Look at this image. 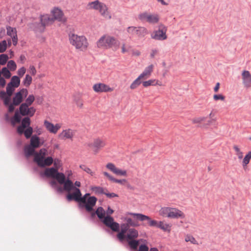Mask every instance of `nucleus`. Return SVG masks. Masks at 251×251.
<instances>
[{"instance_id": "nucleus-52", "label": "nucleus", "mask_w": 251, "mask_h": 251, "mask_svg": "<svg viewBox=\"0 0 251 251\" xmlns=\"http://www.w3.org/2000/svg\"><path fill=\"white\" fill-rule=\"evenodd\" d=\"M155 79H150L149 80L142 82V84L144 87H147L151 85L155 86Z\"/></svg>"}, {"instance_id": "nucleus-17", "label": "nucleus", "mask_w": 251, "mask_h": 251, "mask_svg": "<svg viewBox=\"0 0 251 251\" xmlns=\"http://www.w3.org/2000/svg\"><path fill=\"white\" fill-rule=\"evenodd\" d=\"M75 130L71 128L64 129L59 134V138L61 140H72L75 134Z\"/></svg>"}, {"instance_id": "nucleus-29", "label": "nucleus", "mask_w": 251, "mask_h": 251, "mask_svg": "<svg viewBox=\"0 0 251 251\" xmlns=\"http://www.w3.org/2000/svg\"><path fill=\"white\" fill-rule=\"evenodd\" d=\"M29 145L35 149L39 148L41 145L39 137L35 135L32 136L30 138Z\"/></svg>"}, {"instance_id": "nucleus-62", "label": "nucleus", "mask_w": 251, "mask_h": 251, "mask_svg": "<svg viewBox=\"0 0 251 251\" xmlns=\"http://www.w3.org/2000/svg\"><path fill=\"white\" fill-rule=\"evenodd\" d=\"M29 72L30 74L32 75H35L36 74V70L34 66H30L29 67Z\"/></svg>"}, {"instance_id": "nucleus-12", "label": "nucleus", "mask_w": 251, "mask_h": 251, "mask_svg": "<svg viewBox=\"0 0 251 251\" xmlns=\"http://www.w3.org/2000/svg\"><path fill=\"white\" fill-rule=\"evenodd\" d=\"M167 27L164 25H160L157 30L151 35L152 38L157 40H164L167 39Z\"/></svg>"}, {"instance_id": "nucleus-5", "label": "nucleus", "mask_w": 251, "mask_h": 251, "mask_svg": "<svg viewBox=\"0 0 251 251\" xmlns=\"http://www.w3.org/2000/svg\"><path fill=\"white\" fill-rule=\"evenodd\" d=\"M98 48L107 49L112 47L118 48L119 42L114 37L105 34L102 36L96 43Z\"/></svg>"}, {"instance_id": "nucleus-38", "label": "nucleus", "mask_w": 251, "mask_h": 251, "mask_svg": "<svg viewBox=\"0 0 251 251\" xmlns=\"http://www.w3.org/2000/svg\"><path fill=\"white\" fill-rule=\"evenodd\" d=\"M91 189L96 194H104L105 193V189L100 186L92 187Z\"/></svg>"}, {"instance_id": "nucleus-18", "label": "nucleus", "mask_w": 251, "mask_h": 251, "mask_svg": "<svg viewBox=\"0 0 251 251\" xmlns=\"http://www.w3.org/2000/svg\"><path fill=\"white\" fill-rule=\"evenodd\" d=\"M242 84L246 88H251V74L249 71L244 70L241 74Z\"/></svg>"}, {"instance_id": "nucleus-58", "label": "nucleus", "mask_w": 251, "mask_h": 251, "mask_svg": "<svg viewBox=\"0 0 251 251\" xmlns=\"http://www.w3.org/2000/svg\"><path fill=\"white\" fill-rule=\"evenodd\" d=\"M26 69L24 67L20 68L17 71V74L20 76L22 77L25 73Z\"/></svg>"}, {"instance_id": "nucleus-47", "label": "nucleus", "mask_w": 251, "mask_h": 251, "mask_svg": "<svg viewBox=\"0 0 251 251\" xmlns=\"http://www.w3.org/2000/svg\"><path fill=\"white\" fill-rule=\"evenodd\" d=\"M7 68L11 71L16 70L17 65L16 63L13 60H10L7 63Z\"/></svg>"}, {"instance_id": "nucleus-61", "label": "nucleus", "mask_w": 251, "mask_h": 251, "mask_svg": "<svg viewBox=\"0 0 251 251\" xmlns=\"http://www.w3.org/2000/svg\"><path fill=\"white\" fill-rule=\"evenodd\" d=\"M117 237L120 240L122 241L125 238H126V234L121 232H120L117 234Z\"/></svg>"}, {"instance_id": "nucleus-7", "label": "nucleus", "mask_w": 251, "mask_h": 251, "mask_svg": "<svg viewBox=\"0 0 251 251\" xmlns=\"http://www.w3.org/2000/svg\"><path fill=\"white\" fill-rule=\"evenodd\" d=\"M28 94V91L26 89H22L17 92L13 98L12 102L9 103L8 105H4L8 107V111L12 113L15 109V106L19 105L22 101L24 98H25Z\"/></svg>"}, {"instance_id": "nucleus-22", "label": "nucleus", "mask_w": 251, "mask_h": 251, "mask_svg": "<svg viewBox=\"0 0 251 251\" xmlns=\"http://www.w3.org/2000/svg\"><path fill=\"white\" fill-rule=\"evenodd\" d=\"M170 219H184L185 215L183 211L177 208L172 207Z\"/></svg>"}, {"instance_id": "nucleus-64", "label": "nucleus", "mask_w": 251, "mask_h": 251, "mask_svg": "<svg viewBox=\"0 0 251 251\" xmlns=\"http://www.w3.org/2000/svg\"><path fill=\"white\" fill-rule=\"evenodd\" d=\"M34 131L38 135H40L42 133L43 129L41 127H36L34 128Z\"/></svg>"}, {"instance_id": "nucleus-49", "label": "nucleus", "mask_w": 251, "mask_h": 251, "mask_svg": "<svg viewBox=\"0 0 251 251\" xmlns=\"http://www.w3.org/2000/svg\"><path fill=\"white\" fill-rule=\"evenodd\" d=\"M30 124V118L28 117L24 118L22 121L21 125L25 128L29 127Z\"/></svg>"}, {"instance_id": "nucleus-37", "label": "nucleus", "mask_w": 251, "mask_h": 251, "mask_svg": "<svg viewBox=\"0 0 251 251\" xmlns=\"http://www.w3.org/2000/svg\"><path fill=\"white\" fill-rule=\"evenodd\" d=\"M233 148L235 151V154L238 157V158L239 159H242L243 157V153L240 148L237 145H234Z\"/></svg>"}, {"instance_id": "nucleus-33", "label": "nucleus", "mask_w": 251, "mask_h": 251, "mask_svg": "<svg viewBox=\"0 0 251 251\" xmlns=\"http://www.w3.org/2000/svg\"><path fill=\"white\" fill-rule=\"evenodd\" d=\"M8 84L13 86L14 87L17 88L20 84V79L19 77L16 75H14L12 77L11 81Z\"/></svg>"}, {"instance_id": "nucleus-28", "label": "nucleus", "mask_w": 251, "mask_h": 251, "mask_svg": "<svg viewBox=\"0 0 251 251\" xmlns=\"http://www.w3.org/2000/svg\"><path fill=\"white\" fill-rule=\"evenodd\" d=\"M138 232L134 228H129L126 234V239L127 241L133 240L138 237Z\"/></svg>"}, {"instance_id": "nucleus-10", "label": "nucleus", "mask_w": 251, "mask_h": 251, "mask_svg": "<svg viewBox=\"0 0 251 251\" xmlns=\"http://www.w3.org/2000/svg\"><path fill=\"white\" fill-rule=\"evenodd\" d=\"M15 88L8 84L6 87V92L3 91L0 92V98L3 100L4 105H8L10 102L11 97L15 91Z\"/></svg>"}, {"instance_id": "nucleus-8", "label": "nucleus", "mask_w": 251, "mask_h": 251, "mask_svg": "<svg viewBox=\"0 0 251 251\" xmlns=\"http://www.w3.org/2000/svg\"><path fill=\"white\" fill-rule=\"evenodd\" d=\"M73 191L72 193H69L67 195V199L69 201L75 200L76 201L80 202L85 204L87 200V196H89V194H86L83 197H81V193L80 190L78 188H74L72 190Z\"/></svg>"}, {"instance_id": "nucleus-50", "label": "nucleus", "mask_w": 251, "mask_h": 251, "mask_svg": "<svg viewBox=\"0 0 251 251\" xmlns=\"http://www.w3.org/2000/svg\"><path fill=\"white\" fill-rule=\"evenodd\" d=\"M131 48V47L130 46L127 45L126 43H123L121 47L122 52L123 53L128 52L130 51Z\"/></svg>"}, {"instance_id": "nucleus-9", "label": "nucleus", "mask_w": 251, "mask_h": 251, "mask_svg": "<svg viewBox=\"0 0 251 251\" xmlns=\"http://www.w3.org/2000/svg\"><path fill=\"white\" fill-rule=\"evenodd\" d=\"M105 141L100 138L94 139L87 144V146L90 148L95 153H97L99 151L106 146Z\"/></svg>"}, {"instance_id": "nucleus-53", "label": "nucleus", "mask_w": 251, "mask_h": 251, "mask_svg": "<svg viewBox=\"0 0 251 251\" xmlns=\"http://www.w3.org/2000/svg\"><path fill=\"white\" fill-rule=\"evenodd\" d=\"M7 43L5 40L0 42V52H3L6 50Z\"/></svg>"}, {"instance_id": "nucleus-41", "label": "nucleus", "mask_w": 251, "mask_h": 251, "mask_svg": "<svg viewBox=\"0 0 251 251\" xmlns=\"http://www.w3.org/2000/svg\"><path fill=\"white\" fill-rule=\"evenodd\" d=\"M0 73L1 75L2 74L3 77L6 79L9 78L11 76V73L8 70V69L6 67L3 68L1 69V71H0Z\"/></svg>"}, {"instance_id": "nucleus-36", "label": "nucleus", "mask_w": 251, "mask_h": 251, "mask_svg": "<svg viewBox=\"0 0 251 251\" xmlns=\"http://www.w3.org/2000/svg\"><path fill=\"white\" fill-rule=\"evenodd\" d=\"M127 241L128 242V245L131 249L133 250H136L137 249V247L139 244V240L133 239Z\"/></svg>"}, {"instance_id": "nucleus-15", "label": "nucleus", "mask_w": 251, "mask_h": 251, "mask_svg": "<svg viewBox=\"0 0 251 251\" xmlns=\"http://www.w3.org/2000/svg\"><path fill=\"white\" fill-rule=\"evenodd\" d=\"M65 174L67 176V179H65V182L63 183L64 184V189L70 192L73 190L74 188V184L72 180H71L70 178L73 175V172L72 170H68L65 172Z\"/></svg>"}, {"instance_id": "nucleus-13", "label": "nucleus", "mask_w": 251, "mask_h": 251, "mask_svg": "<svg viewBox=\"0 0 251 251\" xmlns=\"http://www.w3.org/2000/svg\"><path fill=\"white\" fill-rule=\"evenodd\" d=\"M140 20L151 24L157 23L159 21V17L157 14H151L145 12L139 15Z\"/></svg>"}, {"instance_id": "nucleus-55", "label": "nucleus", "mask_w": 251, "mask_h": 251, "mask_svg": "<svg viewBox=\"0 0 251 251\" xmlns=\"http://www.w3.org/2000/svg\"><path fill=\"white\" fill-rule=\"evenodd\" d=\"M112 181L115 182V183L121 184L122 185H125L127 183V180L125 179H118L115 178L114 177H113Z\"/></svg>"}, {"instance_id": "nucleus-59", "label": "nucleus", "mask_w": 251, "mask_h": 251, "mask_svg": "<svg viewBox=\"0 0 251 251\" xmlns=\"http://www.w3.org/2000/svg\"><path fill=\"white\" fill-rule=\"evenodd\" d=\"M158 50L156 49H152L150 52V56L151 58H154V57L158 54Z\"/></svg>"}, {"instance_id": "nucleus-6", "label": "nucleus", "mask_w": 251, "mask_h": 251, "mask_svg": "<svg viewBox=\"0 0 251 251\" xmlns=\"http://www.w3.org/2000/svg\"><path fill=\"white\" fill-rule=\"evenodd\" d=\"M41 176L55 179L60 184H63L65 182V175L62 173H59L57 169L52 167L46 168L43 173H41Z\"/></svg>"}, {"instance_id": "nucleus-14", "label": "nucleus", "mask_w": 251, "mask_h": 251, "mask_svg": "<svg viewBox=\"0 0 251 251\" xmlns=\"http://www.w3.org/2000/svg\"><path fill=\"white\" fill-rule=\"evenodd\" d=\"M93 90L98 93L111 92L114 88L103 83H97L93 86Z\"/></svg>"}, {"instance_id": "nucleus-46", "label": "nucleus", "mask_w": 251, "mask_h": 251, "mask_svg": "<svg viewBox=\"0 0 251 251\" xmlns=\"http://www.w3.org/2000/svg\"><path fill=\"white\" fill-rule=\"evenodd\" d=\"M7 34L9 36L12 37L15 36L17 34V30L15 28L8 26L7 27Z\"/></svg>"}, {"instance_id": "nucleus-34", "label": "nucleus", "mask_w": 251, "mask_h": 251, "mask_svg": "<svg viewBox=\"0 0 251 251\" xmlns=\"http://www.w3.org/2000/svg\"><path fill=\"white\" fill-rule=\"evenodd\" d=\"M251 159V151H250L245 155L243 159L242 166L244 168L247 167V165L249 163L250 160Z\"/></svg>"}, {"instance_id": "nucleus-31", "label": "nucleus", "mask_w": 251, "mask_h": 251, "mask_svg": "<svg viewBox=\"0 0 251 251\" xmlns=\"http://www.w3.org/2000/svg\"><path fill=\"white\" fill-rule=\"evenodd\" d=\"M100 3V1L99 0H96L94 1L90 2L87 4V7L90 10H97Z\"/></svg>"}, {"instance_id": "nucleus-20", "label": "nucleus", "mask_w": 251, "mask_h": 251, "mask_svg": "<svg viewBox=\"0 0 251 251\" xmlns=\"http://www.w3.org/2000/svg\"><path fill=\"white\" fill-rule=\"evenodd\" d=\"M97 11H98L100 14L105 19L109 20L111 18V15L108 11L107 6L103 2H100Z\"/></svg>"}, {"instance_id": "nucleus-19", "label": "nucleus", "mask_w": 251, "mask_h": 251, "mask_svg": "<svg viewBox=\"0 0 251 251\" xmlns=\"http://www.w3.org/2000/svg\"><path fill=\"white\" fill-rule=\"evenodd\" d=\"M106 167L112 173L117 176H127V172L125 170H121L118 168H117L116 166L112 163H108L106 164Z\"/></svg>"}, {"instance_id": "nucleus-60", "label": "nucleus", "mask_w": 251, "mask_h": 251, "mask_svg": "<svg viewBox=\"0 0 251 251\" xmlns=\"http://www.w3.org/2000/svg\"><path fill=\"white\" fill-rule=\"evenodd\" d=\"M25 128H26L21 125L17 127V132L21 135L24 133Z\"/></svg>"}, {"instance_id": "nucleus-45", "label": "nucleus", "mask_w": 251, "mask_h": 251, "mask_svg": "<svg viewBox=\"0 0 251 251\" xmlns=\"http://www.w3.org/2000/svg\"><path fill=\"white\" fill-rule=\"evenodd\" d=\"M137 27H135L134 26H129L127 28L126 31L127 32L132 36L136 35V31H137Z\"/></svg>"}, {"instance_id": "nucleus-4", "label": "nucleus", "mask_w": 251, "mask_h": 251, "mask_svg": "<svg viewBox=\"0 0 251 251\" xmlns=\"http://www.w3.org/2000/svg\"><path fill=\"white\" fill-rule=\"evenodd\" d=\"M95 214L98 216L100 219H103L102 223L106 226L110 228L113 231L117 232L119 230V224L114 222V219L111 216L107 215L105 217V211L102 207H98L95 213L92 214V216H94Z\"/></svg>"}, {"instance_id": "nucleus-11", "label": "nucleus", "mask_w": 251, "mask_h": 251, "mask_svg": "<svg viewBox=\"0 0 251 251\" xmlns=\"http://www.w3.org/2000/svg\"><path fill=\"white\" fill-rule=\"evenodd\" d=\"M51 16L54 21L64 24L67 22V18L65 16L63 11L59 7H53L50 11Z\"/></svg>"}, {"instance_id": "nucleus-32", "label": "nucleus", "mask_w": 251, "mask_h": 251, "mask_svg": "<svg viewBox=\"0 0 251 251\" xmlns=\"http://www.w3.org/2000/svg\"><path fill=\"white\" fill-rule=\"evenodd\" d=\"M143 79L138 76V77L134 80L130 85V89L131 90H134L136 89L142 83L141 80Z\"/></svg>"}, {"instance_id": "nucleus-21", "label": "nucleus", "mask_w": 251, "mask_h": 251, "mask_svg": "<svg viewBox=\"0 0 251 251\" xmlns=\"http://www.w3.org/2000/svg\"><path fill=\"white\" fill-rule=\"evenodd\" d=\"M44 125L48 131L53 134H56L58 130L61 127V125L60 124H56L54 125L53 124L47 120L44 121Z\"/></svg>"}, {"instance_id": "nucleus-35", "label": "nucleus", "mask_w": 251, "mask_h": 251, "mask_svg": "<svg viewBox=\"0 0 251 251\" xmlns=\"http://www.w3.org/2000/svg\"><path fill=\"white\" fill-rule=\"evenodd\" d=\"M21 120V117L18 111L15 112L14 117L11 119V122L13 126L16 123H19Z\"/></svg>"}, {"instance_id": "nucleus-51", "label": "nucleus", "mask_w": 251, "mask_h": 251, "mask_svg": "<svg viewBox=\"0 0 251 251\" xmlns=\"http://www.w3.org/2000/svg\"><path fill=\"white\" fill-rule=\"evenodd\" d=\"M8 59V56L5 54L0 55V65H4Z\"/></svg>"}, {"instance_id": "nucleus-42", "label": "nucleus", "mask_w": 251, "mask_h": 251, "mask_svg": "<svg viewBox=\"0 0 251 251\" xmlns=\"http://www.w3.org/2000/svg\"><path fill=\"white\" fill-rule=\"evenodd\" d=\"M185 241L186 242H190L191 243L194 245H198V241L195 239V238L192 235H187L185 237Z\"/></svg>"}, {"instance_id": "nucleus-30", "label": "nucleus", "mask_w": 251, "mask_h": 251, "mask_svg": "<svg viewBox=\"0 0 251 251\" xmlns=\"http://www.w3.org/2000/svg\"><path fill=\"white\" fill-rule=\"evenodd\" d=\"M136 35L139 38L144 37L148 33L147 29L144 27H137Z\"/></svg>"}, {"instance_id": "nucleus-43", "label": "nucleus", "mask_w": 251, "mask_h": 251, "mask_svg": "<svg viewBox=\"0 0 251 251\" xmlns=\"http://www.w3.org/2000/svg\"><path fill=\"white\" fill-rule=\"evenodd\" d=\"M32 81V77L29 75H26L25 79L23 80V84L26 87H28Z\"/></svg>"}, {"instance_id": "nucleus-63", "label": "nucleus", "mask_w": 251, "mask_h": 251, "mask_svg": "<svg viewBox=\"0 0 251 251\" xmlns=\"http://www.w3.org/2000/svg\"><path fill=\"white\" fill-rule=\"evenodd\" d=\"M138 251H149V248L145 245H141Z\"/></svg>"}, {"instance_id": "nucleus-57", "label": "nucleus", "mask_w": 251, "mask_h": 251, "mask_svg": "<svg viewBox=\"0 0 251 251\" xmlns=\"http://www.w3.org/2000/svg\"><path fill=\"white\" fill-rule=\"evenodd\" d=\"M53 165L54 167V168L57 169V170H59L60 167L61 166V161L58 159H55L54 161L53 160Z\"/></svg>"}, {"instance_id": "nucleus-3", "label": "nucleus", "mask_w": 251, "mask_h": 251, "mask_svg": "<svg viewBox=\"0 0 251 251\" xmlns=\"http://www.w3.org/2000/svg\"><path fill=\"white\" fill-rule=\"evenodd\" d=\"M70 44L76 50L86 51L89 47V42L84 35H78L74 32H70L68 35Z\"/></svg>"}, {"instance_id": "nucleus-24", "label": "nucleus", "mask_w": 251, "mask_h": 251, "mask_svg": "<svg viewBox=\"0 0 251 251\" xmlns=\"http://www.w3.org/2000/svg\"><path fill=\"white\" fill-rule=\"evenodd\" d=\"M154 65L151 64L146 67L144 71L139 75L143 79H146L150 77L153 71Z\"/></svg>"}, {"instance_id": "nucleus-54", "label": "nucleus", "mask_w": 251, "mask_h": 251, "mask_svg": "<svg viewBox=\"0 0 251 251\" xmlns=\"http://www.w3.org/2000/svg\"><path fill=\"white\" fill-rule=\"evenodd\" d=\"M225 97L222 94H215L213 96V99L215 101L220 100L221 101H225Z\"/></svg>"}, {"instance_id": "nucleus-1", "label": "nucleus", "mask_w": 251, "mask_h": 251, "mask_svg": "<svg viewBox=\"0 0 251 251\" xmlns=\"http://www.w3.org/2000/svg\"><path fill=\"white\" fill-rule=\"evenodd\" d=\"M24 152L26 157L34 155V161L40 167L49 166L53 162L52 157L50 156L46 158L47 150L46 149H41L39 152H35V149L30 145H26L24 148Z\"/></svg>"}, {"instance_id": "nucleus-44", "label": "nucleus", "mask_w": 251, "mask_h": 251, "mask_svg": "<svg viewBox=\"0 0 251 251\" xmlns=\"http://www.w3.org/2000/svg\"><path fill=\"white\" fill-rule=\"evenodd\" d=\"M33 130L32 127L29 126L26 129H25L24 133L26 138L28 139L31 137V135L33 133Z\"/></svg>"}, {"instance_id": "nucleus-27", "label": "nucleus", "mask_w": 251, "mask_h": 251, "mask_svg": "<svg viewBox=\"0 0 251 251\" xmlns=\"http://www.w3.org/2000/svg\"><path fill=\"white\" fill-rule=\"evenodd\" d=\"M206 118L204 117H196L192 119V123L194 124H199L198 126L201 128H207L210 125L211 121H208L206 125H201V124L205 121Z\"/></svg>"}, {"instance_id": "nucleus-25", "label": "nucleus", "mask_w": 251, "mask_h": 251, "mask_svg": "<svg viewBox=\"0 0 251 251\" xmlns=\"http://www.w3.org/2000/svg\"><path fill=\"white\" fill-rule=\"evenodd\" d=\"M40 22L43 28H44L46 26L50 25L54 23L51 16H50L47 14L42 15L40 17Z\"/></svg>"}, {"instance_id": "nucleus-16", "label": "nucleus", "mask_w": 251, "mask_h": 251, "mask_svg": "<svg viewBox=\"0 0 251 251\" xmlns=\"http://www.w3.org/2000/svg\"><path fill=\"white\" fill-rule=\"evenodd\" d=\"M29 106L25 104H21L19 107L20 114L23 116L32 117L36 112V109L34 107Z\"/></svg>"}, {"instance_id": "nucleus-56", "label": "nucleus", "mask_w": 251, "mask_h": 251, "mask_svg": "<svg viewBox=\"0 0 251 251\" xmlns=\"http://www.w3.org/2000/svg\"><path fill=\"white\" fill-rule=\"evenodd\" d=\"M121 227V229L120 232L125 234H126V233L128 232V230L129 229L128 225H126V224H122Z\"/></svg>"}, {"instance_id": "nucleus-40", "label": "nucleus", "mask_w": 251, "mask_h": 251, "mask_svg": "<svg viewBox=\"0 0 251 251\" xmlns=\"http://www.w3.org/2000/svg\"><path fill=\"white\" fill-rule=\"evenodd\" d=\"M79 167L83 171H85L86 173L89 174L91 176H94L95 174V172H93L90 168L87 167L84 165H81Z\"/></svg>"}, {"instance_id": "nucleus-26", "label": "nucleus", "mask_w": 251, "mask_h": 251, "mask_svg": "<svg viewBox=\"0 0 251 251\" xmlns=\"http://www.w3.org/2000/svg\"><path fill=\"white\" fill-rule=\"evenodd\" d=\"M172 207L164 206L160 208L158 211L159 216L170 219Z\"/></svg>"}, {"instance_id": "nucleus-2", "label": "nucleus", "mask_w": 251, "mask_h": 251, "mask_svg": "<svg viewBox=\"0 0 251 251\" xmlns=\"http://www.w3.org/2000/svg\"><path fill=\"white\" fill-rule=\"evenodd\" d=\"M127 215H131L140 221H147L149 226L156 227L164 232L169 233L171 230L172 225L165 221H157L151 219L148 216L140 213H128Z\"/></svg>"}, {"instance_id": "nucleus-23", "label": "nucleus", "mask_w": 251, "mask_h": 251, "mask_svg": "<svg viewBox=\"0 0 251 251\" xmlns=\"http://www.w3.org/2000/svg\"><path fill=\"white\" fill-rule=\"evenodd\" d=\"M97 199L95 197H90L87 199L86 202L84 206L88 212H91L93 210V207L95 205Z\"/></svg>"}, {"instance_id": "nucleus-48", "label": "nucleus", "mask_w": 251, "mask_h": 251, "mask_svg": "<svg viewBox=\"0 0 251 251\" xmlns=\"http://www.w3.org/2000/svg\"><path fill=\"white\" fill-rule=\"evenodd\" d=\"M126 221L127 222L126 224V225H128V226L129 227V226H133V227H136L139 226V224L137 222L133 221L131 218H126Z\"/></svg>"}, {"instance_id": "nucleus-39", "label": "nucleus", "mask_w": 251, "mask_h": 251, "mask_svg": "<svg viewBox=\"0 0 251 251\" xmlns=\"http://www.w3.org/2000/svg\"><path fill=\"white\" fill-rule=\"evenodd\" d=\"M35 100V97L33 95H30L28 96L27 98L25 100V102L21 104H25L28 106H30Z\"/></svg>"}]
</instances>
